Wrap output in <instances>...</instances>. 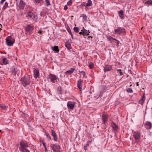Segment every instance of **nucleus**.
<instances>
[{"label":"nucleus","instance_id":"nucleus-1","mask_svg":"<svg viewBox=\"0 0 152 152\" xmlns=\"http://www.w3.org/2000/svg\"><path fill=\"white\" fill-rule=\"evenodd\" d=\"M28 145L26 143L23 141H21L20 143V146L19 149L22 152H30L28 149Z\"/></svg>","mask_w":152,"mask_h":152},{"label":"nucleus","instance_id":"nucleus-2","mask_svg":"<svg viewBox=\"0 0 152 152\" xmlns=\"http://www.w3.org/2000/svg\"><path fill=\"white\" fill-rule=\"evenodd\" d=\"M20 82L25 87L26 86L29 84L30 83V77L23 76L21 78Z\"/></svg>","mask_w":152,"mask_h":152},{"label":"nucleus","instance_id":"nucleus-3","mask_svg":"<svg viewBox=\"0 0 152 152\" xmlns=\"http://www.w3.org/2000/svg\"><path fill=\"white\" fill-rule=\"evenodd\" d=\"M126 33L125 29L122 27H118L115 30L114 34H120Z\"/></svg>","mask_w":152,"mask_h":152},{"label":"nucleus","instance_id":"nucleus-4","mask_svg":"<svg viewBox=\"0 0 152 152\" xmlns=\"http://www.w3.org/2000/svg\"><path fill=\"white\" fill-rule=\"evenodd\" d=\"M6 41L7 45L8 46H11L15 42V39H12L11 37L9 36L6 39Z\"/></svg>","mask_w":152,"mask_h":152},{"label":"nucleus","instance_id":"nucleus-5","mask_svg":"<svg viewBox=\"0 0 152 152\" xmlns=\"http://www.w3.org/2000/svg\"><path fill=\"white\" fill-rule=\"evenodd\" d=\"M28 17L31 18L34 20H37L38 19V17L37 14L30 11L28 13Z\"/></svg>","mask_w":152,"mask_h":152},{"label":"nucleus","instance_id":"nucleus-6","mask_svg":"<svg viewBox=\"0 0 152 152\" xmlns=\"http://www.w3.org/2000/svg\"><path fill=\"white\" fill-rule=\"evenodd\" d=\"M51 148L54 152L60 151V146L59 145L57 144H52L51 145Z\"/></svg>","mask_w":152,"mask_h":152},{"label":"nucleus","instance_id":"nucleus-7","mask_svg":"<svg viewBox=\"0 0 152 152\" xmlns=\"http://www.w3.org/2000/svg\"><path fill=\"white\" fill-rule=\"evenodd\" d=\"M49 78L50 81L53 83L57 82V80H59L58 78L55 75L50 73L49 75Z\"/></svg>","mask_w":152,"mask_h":152},{"label":"nucleus","instance_id":"nucleus-8","mask_svg":"<svg viewBox=\"0 0 152 152\" xmlns=\"http://www.w3.org/2000/svg\"><path fill=\"white\" fill-rule=\"evenodd\" d=\"M133 137L136 140H139L140 138V134L138 131H134L133 132Z\"/></svg>","mask_w":152,"mask_h":152},{"label":"nucleus","instance_id":"nucleus-9","mask_svg":"<svg viewBox=\"0 0 152 152\" xmlns=\"http://www.w3.org/2000/svg\"><path fill=\"white\" fill-rule=\"evenodd\" d=\"M108 117V115L106 113L104 112L103 113L102 118L104 124L107 121Z\"/></svg>","mask_w":152,"mask_h":152},{"label":"nucleus","instance_id":"nucleus-10","mask_svg":"<svg viewBox=\"0 0 152 152\" xmlns=\"http://www.w3.org/2000/svg\"><path fill=\"white\" fill-rule=\"evenodd\" d=\"M75 104V103H72L70 102H68L67 103V106L68 108L73 110Z\"/></svg>","mask_w":152,"mask_h":152},{"label":"nucleus","instance_id":"nucleus-11","mask_svg":"<svg viewBox=\"0 0 152 152\" xmlns=\"http://www.w3.org/2000/svg\"><path fill=\"white\" fill-rule=\"evenodd\" d=\"M51 135L53 137L54 140L57 141L58 140L57 135L56 134V132L53 130H51Z\"/></svg>","mask_w":152,"mask_h":152},{"label":"nucleus","instance_id":"nucleus-12","mask_svg":"<svg viewBox=\"0 0 152 152\" xmlns=\"http://www.w3.org/2000/svg\"><path fill=\"white\" fill-rule=\"evenodd\" d=\"M112 70V68L110 66L108 65H105V67L104 69V72H107L109 71H111Z\"/></svg>","mask_w":152,"mask_h":152},{"label":"nucleus","instance_id":"nucleus-13","mask_svg":"<svg viewBox=\"0 0 152 152\" xmlns=\"http://www.w3.org/2000/svg\"><path fill=\"white\" fill-rule=\"evenodd\" d=\"M75 70V68H71L70 70L66 71L65 72V74H66V75H71L74 71Z\"/></svg>","mask_w":152,"mask_h":152},{"label":"nucleus","instance_id":"nucleus-14","mask_svg":"<svg viewBox=\"0 0 152 152\" xmlns=\"http://www.w3.org/2000/svg\"><path fill=\"white\" fill-rule=\"evenodd\" d=\"M25 29L27 32L31 31L33 30L34 28L30 25H27Z\"/></svg>","mask_w":152,"mask_h":152},{"label":"nucleus","instance_id":"nucleus-15","mask_svg":"<svg viewBox=\"0 0 152 152\" xmlns=\"http://www.w3.org/2000/svg\"><path fill=\"white\" fill-rule=\"evenodd\" d=\"M34 77L37 78L39 77V71L37 69H35L34 70Z\"/></svg>","mask_w":152,"mask_h":152},{"label":"nucleus","instance_id":"nucleus-16","mask_svg":"<svg viewBox=\"0 0 152 152\" xmlns=\"http://www.w3.org/2000/svg\"><path fill=\"white\" fill-rule=\"evenodd\" d=\"M145 94L144 93L143 96L139 101V103L141 104H143L145 100Z\"/></svg>","mask_w":152,"mask_h":152},{"label":"nucleus","instance_id":"nucleus-17","mask_svg":"<svg viewBox=\"0 0 152 152\" xmlns=\"http://www.w3.org/2000/svg\"><path fill=\"white\" fill-rule=\"evenodd\" d=\"M145 125L147 126V129H150L152 128V125L151 123L150 122H146Z\"/></svg>","mask_w":152,"mask_h":152},{"label":"nucleus","instance_id":"nucleus-18","mask_svg":"<svg viewBox=\"0 0 152 152\" xmlns=\"http://www.w3.org/2000/svg\"><path fill=\"white\" fill-rule=\"evenodd\" d=\"M65 46L69 50H70L72 49L71 44L69 41L65 42Z\"/></svg>","mask_w":152,"mask_h":152},{"label":"nucleus","instance_id":"nucleus-19","mask_svg":"<svg viewBox=\"0 0 152 152\" xmlns=\"http://www.w3.org/2000/svg\"><path fill=\"white\" fill-rule=\"evenodd\" d=\"M52 50L55 53H58L59 51L58 47V46H54L51 47Z\"/></svg>","mask_w":152,"mask_h":152},{"label":"nucleus","instance_id":"nucleus-20","mask_svg":"<svg viewBox=\"0 0 152 152\" xmlns=\"http://www.w3.org/2000/svg\"><path fill=\"white\" fill-rule=\"evenodd\" d=\"M83 80H80L77 83V86L80 89H82Z\"/></svg>","mask_w":152,"mask_h":152},{"label":"nucleus","instance_id":"nucleus-21","mask_svg":"<svg viewBox=\"0 0 152 152\" xmlns=\"http://www.w3.org/2000/svg\"><path fill=\"white\" fill-rule=\"evenodd\" d=\"M81 31H83V35H89L90 32L89 30H87L86 29H84V28H83V29L81 30Z\"/></svg>","mask_w":152,"mask_h":152},{"label":"nucleus","instance_id":"nucleus-22","mask_svg":"<svg viewBox=\"0 0 152 152\" xmlns=\"http://www.w3.org/2000/svg\"><path fill=\"white\" fill-rule=\"evenodd\" d=\"M20 8V9H23L25 5V3L23 1V0H20L19 3Z\"/></svg>","mask_w":152,"mask_h":152},{"label":"nucleus","instance_id":"nucleus-23","mask_svg":"<svg viewBox=\"0 0 152 152\" xmlns=\"http://www.w3.org/2000/svg\"><path fill=\"white\" fill-rule=\"evenodd\" d=\"M107 39L111 43H113V42L114 41H117V39H116L113 38L110 36H109L107 37Z\"/></svg>","mask_w":152,"mask_h":152},{"label":"nucleus","instance_id":"nucleus-24","mask_svg":"<svg viewBox=\"0 0 152 152\" xmlns=\"http://www.w3.org/2000/svg\"><path fill=\"white\" fill-rule=\"evenodd\" d=\"M119 17L121 19H124V13L122 10L118 12Z\"/></svg>","mask_w":152,"mask_h":152},{"label":"nucleus","instance_id":"nucleus-25","mask_svg":"<svg viewBox=\"0 0 152 152\" xmlns=\"http://www.w3.org/2000/svg\"><path fill=\"white\" fill-rule=\"evenodd\" d=\"M112 127L115 131H117L118 129V126L115 123H113L112 125Z\"/></svg>","mask_w":152,"mask_h":152},{"label":"nucleus","instance_id":"nucleus-26","mask_svg":"<svg viewBox=\"0 0 152 152\" xmlns=\"http://www.w3.org/2000/svg\"><path fill=\"white\" fill-rule=\"evenodd\" d=\"M92 4V1L91 0H88V2L86 4V5L87 7L91 6Z\"/></svg>","mask_w":152,"mask_h":152},{"label":"nucleus","instance_id":"nucleus-27","mask_svg":"<svg viewBox=\"0 0 152 152\" xmlns=\"http://www.w3.org/2000/svg\"><path fill=\"white\" fill-rule=\"evenodd\" d=\"M3 62L4 64H8V60L6 58H4L3 59Z\"/></svg>","mask_w":152,"mask_h":152},{"label":"nucleus","instance_id":"nucleus-28","mask_svg":"<svg viewBox=\"0 0 152 152\" xmlns=\"http://www.w3.org/2000/svg\"><path fill=\"white\" fill-rule=\"evenodd\" d=\"M145 4H148L152 5V0H148L145 2Z\"/></svg>","mask_w":152,"mask_h":152},{"label":"nucleus","instance_id":"nucleus-29","mask_svg":"<svg viewBox=\"0 0 152 152\" xmlns=\"http://www.w3.org/2000/svg\"><path fill=\"white\" fill-rule=\"evenodd\" d=\"M12 72L13 73H15L17 72V69L14 67H13L12 69Z\"/></svg>","mask_w":152,"mask_h":152},{"label":"nucleus","instance_id":"nucleus-30","mask_svg":"<svg viewBox=\"0 0 152 152\" xmlns=\"http://www.w3.org/2000/svg\"><path fill=\"white\" fill-rule=\"evenodd\" d=\"M73 30L74 32L76 33H78L79 31V28L78 27H74V28Z\"/></svg>","mask_w":152,"mask_h":152},{"label":"nucleus","instance_id":"nucleus-31","mask_svg":"<svg viewBox=\"0 0 152 152\" xmlns=\"http://www.w3.org/2000/svg\"><path fill=\"white\" fill-rule=\"evenodd\" d=\"M46 135L47 137V138L48 140H51V137L49 134L48 133H46Z\"/></svg>","mask_w":152,"mask_h":152},{"label":"nucleus","instance_id":"nucleus-32","mask_svg":"<svg viewBox=\"0 0 152 152\" xmlns=\"http://www.w3.org/2000/svg\"><path fill=\"white\" fill-rule=\"evenodd\" d=\"M8 7V3H7V2H5L4 5V6L3 8V10H5Z\"/></svg>","mask_w":152,"mask_h":152},{"label":"nucleus","instance_id":"nucleus-33","mask_svg":"<svg viewBox=\"0 0 152 152\" xmlns=\"http://www.w3.org/2000/svg\"><path fill=\"white\" fill-rule=\"evenodd\" d=\"M0 107L4 110L6 109V106L4 104H0Z\"/></svg>","mask_w":152,"mask_h":152},{"label":"nucleus","instance_id":"nucleus-34","mask_svg":"<svg viewBox=\"0 0 152 152\" xmlns=\"http://www.w3.org/2000/svg\"><path fill=\"white\" fill-rule=\"evenodd\" d=\"M46 5L47 6H48L50 5V3L49 0H45Z\"/></svg>","mask_w":152,"mask_h":152},{"label":"nucleus","instance_id":"nucleus-35","mask_svg":"<svg viewBox=\"0 0 152 152\" xmlns=\"http://www.w3.org/2000/svg\"><path fill=\"white\" fill-rule=\"evenodd\" d=\"M72 3V0H70L68 1L67 3V5L70 6Z\"/></svg>","mask_w":152,"mask_h":152},{"label":"nucleus","instance_id":"nucleus-36","mask_svg":"<svg viewBox=\"0 0 152 152\" xmlns=\"http://www.w3.org/2000/svg\"><path fill=\"white\" fill-rule=\"evenodd\" d=\"M126 91L128 93H132L133 92L132 89L130 88H128L126 90Z\"/></svg>","mask_w":152,"mask_h":152},{"label":"nucleus","instance_id":"nucleus-37","mask_svg":"<svg viewBox=\"0 0 152 152\" xmlns=\"http://www.w3.org/2000/svg\"><path fill=\"white\" fill-rule=\"evenodd\" d=\"M89 66L91 69H92L94 67V64L93 63H91L89 64Z\"/></svg>","mask_w":152,"mask_h":152},{"label":"nucleus","instance_id":"nucleus-38","mask_svg":"<svg viewBox=\"0 0 152 152\" xmlns=\"http://www.w3.org/2000/svg\"><path fill=\"white\" fill-rule=\"evenodd\" d=\"M89 146V144H86V145L84 146V148L85 151H86L88 148V147Z\"/></svg>","mask_w":152,"mask_h":152},{"label":"nucleus","instance_id":"nucleus-39","mask_svg":"<svg viewBox=\"0 0 152 152\" xmlns=\"http://www.w3.org/2000/svg\"><path fill=\"white\" fill-rule=\"evenodd\" d=\"M79 72L81 73L82 74L83 76V77H85L86 75V73L85 72H84L83 71H79Z\"/></svg>","mask_w":152,"mask_h":152},{"label":"nucleus","instance_id":"nucleus-40","mask_svg":"<svg viewBox=\"0 0 152 152\" xmlns=\"http://www.w3.org/2000/svg\"><path fill=\"white\" fill-rule=\"evenodd\" d=\"M35 1L36 3H41L42 2V0H35Z\"/></svg>","mask_w":152,"mask_h":152},{"label":"nucleus","instance_id":"nucleus-41","mask_svg":"<svg viewBox=\"0 0 152 152\" xmlns=\"http://www.w3.org/2000/svg\"><path fill=\"white\" fill-rule=\"evenodd\" d=\"M67 31L69 32V33L70 34H71L72 33V32H71V29H70V28H67Z\"/></svg>","mask_w":152,"mask_h":152},{"label":"nucleus","instance_id":"nucleus-42","mask_svg":"<svg viewBox=\"0 0 152 152\" xmlns=\"http://www.w3.org/2000/svg\"><path fill=\"white\" fill-rule=\"evenodd\" d=\"M83 18L85 19L86 20L87 18V16H86V15L85 14H83Z\"/></svg>","mask_w":152,"mask_h":152},{"label":"nucleus","instance_id":"nucleus-43","mask_svg":"<svg viewBox=\"0 0 152 152\" xmlns=\"http://www.w3.org/2000/svg\"><path fill=\"white\" fill-rule=\"evenodd\" d=\"M86 3L83 2V3L82 4V5L83 6H85V7H87V5H86Z\"/></svg>","mask_w":152,"mask_h":152},{"label":"nucleus","instance_id":"nucleus-44","mask_svg":"<svg viewBox=\"0 0 152 152\" xmlns=\"http://www.w3.org/2000/svg\"><path fill=\"white\" fill-rule=\"evenodd\" d=\"M42 144H43V146L44 147L45 149H46V147L45 145V143L44 141H42Z\"/></svg>","mask_w":152,"mask_h":152},{"label":"nucleus","instance_id":"nucleus-45","mask_svg":"<svg viewBox=\"0 0 152 152\" xmlns=\"http://www.w3.org/2000/svg\"><path fill=\"white\" fill-rule=\"evenodd\" d=\"M68 9V7L66 5H65L64 8V10H66Z\"/></svg>","mask_w":152,"mask_h":152},{"label":"nucleus","instance_id":"nucleus-46","mask_svg":"<svg viewBox=\"0 0 152 152\" xmlns=\"http://www.w3.org/2000/svg\"><path fill=\"white\" fill-rule=\"evenodd\" d=\"M100 95H96V96H94V98H96V99H98L99 97L100 96Z\"/></svg>","mask_w":152,"mask_h":152},{"label":"nucleus","instance_id":"nucleus-47","mask_svg":"<svg viewBox=\"0 0 152 152\" xmlns=\"http://www.w3.org/2000/svg\"><path fill=\"white\" fill-rule=\"evenodd\" d=\"M79 34L80 35H83V31H81L79 33Z\"/></svg>","mask_w":152,"mask_h":152},{"label":"nucleus","instance_id":"nucleus-48","mask_svg":"<svg viewBox=\"0 0 152 152\" xmlns=\"http://www.w3.org/2000/svg\"><path fill=\"white\" fill-rule=\"evenodd\" d=\"M6 0H1L0 2V3L1 4H3V2L5 1Z\"/></svg>","mask_w":152,"mask_h":152},{"label":"nucleus","instance_id":"nucleus-49","mask_svg":"<svg viewBox=\"0 0 152 152\" xmlns=\"http://www.w3.org/2000/svg\"><path fill=\"white\" fill-rule=\"evenodd\" d=\"M38 33L39 34H42V31L41 30H39L38 32Z\"/></svg>","mask_w":152,"mask_h":152},{"label":"nucleus","instance_id":"nucleus-50","mask_svg":"<svg viewBox=\"0 0 152 152\" xmlns=\"http://www.w3.org/2000/svg\"><path fill=\"white\" fill-rule=\"evenodd\" d=\"M117 42H116L117 45L118 46H119V42L117 39Z\"/></svg>","mask_w":152,"mask_h":152},{"label":"nucleus","instance_id":"nucleus-51","mask_svg":"<svg viewBox=\"0 0 152 152\" xmlns=\"http://www.w3.org/2000/svg\"><path fill=\"white\" fill-rule=\"evenodd\" d=\"M119 73H120V75H122L124 74L121 71H120L119 72Z\"/></svg>","mask_w":152,"mask_h":152},{"label":"nucleus","instance_id":"nucleus-52","mask_svg":"<svg viewBox=\"0 0 152 152\" xmlns=\"http://www.w3.org/2000/svg\"><path fill=\"white\" fill-rule=\"evenodd\" d=\"M72 37V39H73V35L72 34V33H71V34H70Z\"/></svg>","mask_w":152,"mask_h":152},{"label":"nucleus","instance_id":"nucleus-53","mask_svg":"<svg viewBox=\"0 0 152 152\" xmlns=\"http://www.w3.org/2000/svg\"><path fill=\"white\" fill-rule=\"evenodd\" d=\"M91 141H88V142H87V144H89V143H91Z\"/></svg>","mask_w":152,"mask_h":152},{"label":"nucleus","instance_id":"nucleus-54","mask_svg":"<svg viewBox=\"0 0 152 152\" xmlns=\"http://www.w3.org/2000/svg\"><path fill=\"white\" fill-rule=\"evenodd\" d=\"M117 71H118L119 72L121 71V69H118L117 70Z\"/></svg>","mask_w":152,"mask_h":152},{"label":"nucleus","instance_id":"nucleus-55","mask_svg":"<svg viewBox=\"0 0 152 152\" xmlns=\"http://www.w3.org/2000/svg\"><path fill=\"white\" fill-rule=\"evenodd\" d=\"M136 86H139V84H138V83H136Z\"/></svg>","mask_w":152,"mask_h":152},{"label":"nucleus","instance_id":"nucleus-56","mask_svg":"<svg viewBox=\"0 0 152 152\" xmlns=\"http://www.w3.org/2000/svg\"><path fill=\"white\" fill-rule=\"evenodd\" d=\"M88 37V38H90V37L91 38H92L93 37H92V36H90Z\"/></svg>","mask_w":152,"mask_h":152},{"label":"nucleus","instance_id":"nucleus-57","mask_svg":"<svg viewBox=\"0 0 152 152\" xmlns=\"http://www.w3.org/2000/svg\"><path fill=\"white\" fill-rule=\"evenodd\" d=\"M117 42V41H114V42H113V43H116V42Z\"/></svg>","mask_w":152,"mask_h":152},{"label":"nucleus","instance_id":"nucleus-58","mask_svg":"<svg viewBox=\"0 0 152 152\" xmlns=\"http://www.w3.org/2000/svg\"><path fill=\"white\" fill-rule=\"evenodd\" d=\"M45 151H46V150H47V148H46V149H45Z\"/></svg>","mask_w":152,"mask_h":152},{"label":"nucleus","instance_id":"nucleus-59","mask_svg":"<svg viewBox=\"0 0 152 152\" xmlns=\"http://www.w3.org/2000/svg\"><path fill=\"white\" fill-rule=\"evenodd\" d=\"M1 30V28H0V31Z\"/></svg>","mask_w":152,"mask_h":152},{"label":"nucleus","instance_id":"nucleus-60","mask_svg":"<svg viewBox=\"0 0 152 152\" xmlns=\"http://www.w3.org/2000/svg\"><path fill=\"white\" fill-rule=\"evenodd\" d=\"M0 25L1 26V27L2 26V25L1 24H0Z\"/></svg>","mask_w":152,"mask_h":152},{"label":"nucleus","instance_id":"nucleus-61","mask_svg":"<svg viewBox=\"0 0 152 152\" xmlns=\"http://www.w3.org/2000/svg\"><path fill=\"white\" fill-rule=\"evenodd\" d=\"M1 132V130H0V132Z\"/></svg>","mask_w":152,"mask_h":152},{"label":"nucleus","instance_id":"nucleus-62","mask_svg":"<svg viewBox=\"0 0 152 152\" xmlns=\"http://www.w3.org/2000/svg\"><path fill=\"white\" fill-rule=\"evenodd\" d=\"M151 49H152V48H151Z\"/></svg>","mask_w":152,"mask_h":152}]
</instances>
